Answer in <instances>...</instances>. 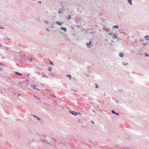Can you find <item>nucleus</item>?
I'll return each instance as SVG.
<instances>
[{
	"label": "nucleus",
	"mask_w": 149,
	"mask_h": 149,
	"mask_svg": "<svg viewBox=\"0 0 149 149\" xmlns=\"http://www.w3.org/2000/svg\"><path fill=\"white\" fill-rule=\"evenodd\" d=\"M37 90H38V91H40V89H38L37 88V89H36Z\"/></svg>",
	"instance_id": "052dcab7"
},
{
	"label": "nucleus",
	"mask_w": 149,
	"mask_h": 149,
	"mask_svg": "<svg viewBox=\"0 0 149 149\" xmlns=\"http://www.w3.org/2000/svg\"><path fill=\"white\" fill-rule=\"evenodd\" d=\"M74 91H75V90H74Z\"/></svg>",
	"instance_id": "338daca9"
},
{
	"label": "nucleus",
	"mask_w": 149,
	"mask_h": 149,
	"mask_svg": "<svg viewBox=\"0 0 149 149\" xmlns=\"http://www.w3.org/2000/svg\"><path fill=\"white\" fill-rule=\"evenodd\" d=\"M71 18V17L70 15H69L68 17H67V19H70Z\"/></svg>",
	"instance_id": "a211bd4d"
},
{
	"label": "nucleus",
	"mask_w": 149,
	"mask_h": 149,
	"mask_svg": "<svg viewBox=\"0 0 149 149\" xmlns=\"http://www.w3.org/2000/svg\"><path fill=\"white\" fill-rule=\"evenodd\" d=\"M111 112L112 113L114 114H116V115L117 116H118L119 115V113L118 112H116L114 110H112L111 111Z\"/></svg>",
	"instance_id": "39448f33"
},
{
	"label": "nucleus",
	"mask_w": 149,
	"mask_h": 149,
	"mask_svg": "<svg viewBox=\"0 0 149 149\" xmlns=\"http://www.w3.org/2000/svg\"><path fill=\"white\" fill-rule=\"evenodd\" d=\"M117 39L118 40H119L121 39L119 37H118L117 38Z\"/></svg>",
	"instance_id": "c756f323"
},
{
	"label": "nucleus",
	"mask_w": 149,
	"mask_h": 149,
	"mask_svg": "<svg viewBox=\"0 0 149 149\" xmlns=\"http://www.w3.org/2000/svg\"><path fill=\"white\" fill-rule=\"evenodd\" d=\"M92 111H93V112H95V111H94V110H92Z\"/></svg>",
	"instance_id": "864d4df0"
},
{
	"label": "nucleus",
	"mask_w": 149,
	"mask_h": 149,
	"mask_svg": "<svg viewBox=\"0 0 149 149\" xmlns=\"http://www.w3.org/2000/svg\"><path fill=\"white\" fill-rule=\"evenodd\" d=\"M101 19H102V18H101Z\"/></svg>",
	"instance_id": "69168bd1"
},
{
	"label": "nucleus",
	"mask_w": 149,
	"mask_h": 149,
	"mask_svg": "<svg viewBox=\"0 0 149 149\" xmlns=\"http://www.w3.org/2000/svg\"><path fill=\"white\" fill-rule=\"evenodd\" d=\"M3 49L6 51H10L11 50V48H10L7 47H6L3 46Z\"/></svg>",
	"instance_id": "f03ea898"
},
{
	"label": "nucleus",
	"mask_w": 149,
	"mask_h": 149,
	"mask_svg": "<svg viewBox=\"0 0 149 149\" xmlns=\"http://www.w3.org/2000/svg\"><path fill=\"white\" fill-rule=\"evenodd\" d=\"M145 56L146 57H148L149 56V55L147 53H145Z\"/></svg>",
	"instance_id": "aec40b11"
},
{
	"label": "nucleus",
	"mask_w": 149,
	"mask_h": 149,
	"mask_svg": "<svg viewBox=\"0 0 149 149\" xmlns=\"http://www.w3.org/2000/svg\"><path fill=\"white\" fill-rule=\"evenodd\" d=\"M0 65H3V64L1 63H0Z\"/></svg>",
	"instance_id": "de8ad7c7"
},
{
	"label": "nucleus",
	"mask_w": 149,
	"mask_h": 149,
	"mask_svg": "<svg viewBox=\"0 0 149 149\" xmlns=\"http://www.w3.org/2000/svg\"><path fill=\"white\" fill-rule=\"evenodd\" d=\"M92 123L93 124H94V122H93V121H92Z\"/></svg>",
	"instance_id": "13d9d810"
},
{
	"label": "nucleus",
	"mask_w": 149,
	"mask_h": 149,
	"mask_svg": "<svg viewBox=\"0 0 149 149\" xmlns=\"http://www.w3.org/2000/svg\"><path fill=\"white\" fill-rule=\"evenodd\" d=\"M48 70L49 72H51L52 70V68L51 67H49V68H48Z\"/></svg>",
	"instance_id": "2eb2a0df"
},
{
	"label": "nucleus",
	"mask_w": 149,
	"mask_h": 149,
	"mask_svg": "<svg viewBox=\"0 0 149 149\" xmlns=\"http://www.w3.org/2000/svg\"><path fill=\"white\" fill-rule=\"evenodd\" d=\"M83 30H85V29L83 28L82 29Z\"/></svg>",
	"instance_id": "bf43d9fd"
},
{
	"label": "nucleus",
	"mask_w": 149,
	"mask_h": 149,
	"mask_svg": "<svg viewBox=\"0 0 149 149\" xmlns=\"http://www.w3.org/2000/svg\"><path fill=\"white\" fill-rule=\"evenodd\" d=\"M42 77H47V78H48V76H46L45 75H42Z\"/></svg>",
	"instance_id": "412c9836"
},
{
	"label": "nucleus",
	"mask_w": 149,
	"mask_h": 149,
	"mask_svg": "<svg viewBox=\"0 0 149 149\" xmlns=\"http://www.w3.org/2000/svg\"><path fill=\"white\" fill-rule=\"evenodd\" d=\"M113 38H117V36L115 34H113Z\"/></svg>",
	"instance_id": "4468645a"
},
{
	"label": "nucleus",
	"mask_w": 149,
	"mask_h": 149,
	"mask_svg": "<svg viewBox=\"0 0 149 149\" xmlns=\"http://www.w3.org/2000/svg\"><path fill=\"white\" fill-rule=\"evenodd\" d=\"M47 144H51V142H48L47 143Z\"/></svg>",
	"instance_id": "58836bf2"
},
{
	"label": "nucleus",
	"mask_w": 149,
	"mask_h": 149,
	"mask_svg": "<svg viewBox=\"0 0 149 149\" xmlns=\"http://www.w3.org/2000/svg\"><path fill=\"white\" fill-rule=\"evenodd\" d=\"M46 29H47V31H49V30H48L47 28H46Z\"/></svg>",
	"instance_id": "8fccbe9b"
},
{
	"label": "nucleus",
	"mask_w": 149,
	"mask_h": 149,
	"mask_svg": "<svg viewBox=\"0 0 149 149\" xmlns=\"http://www.w3.org/2000/svg\"><path fill=\"white\" fill-rule=\"evenodd\" d=\"M37 70H41V69L39 67H38L37 68Z\"/></svg>",
	"instance_id": "cd10ccee"
},
{
	"label": "nucleus",
	"mask_w": 149,
	"mask_h": 149,
	"mask_svg": "<svg viewBox=\"0 0 149 149\" xmlns=\"http://www.w3.org/2000/svg\"><path fill=\"white\" fill-rule=\"evenodd\" d=\"M113 34H114V33H108V34H109V35L111 36L113 38Z\"/></svg>",
	"instance_id": "6ab92c4d"
},
{
	"label": "nucleus",
	"mask_w": 149,
	"mask_h": 149,
	"mask_svg": "<svg viewBox=\"0 0 149 149\" xmlns=\"http://www.w3.org/2000/svg\"><path fill=\"white\" fill-rule=\"evenodd\" d=\"M147 44H148V43L147 42H146V43H143V45H146Z\"/></svg>",
	"instance_id": "7c9ffc66"
},
{
	"label": "nucleus",
	"mask_w": 149,
	"mask_h": 149,
	"mask_svg": "<svg viewBox=\"0 0 149 149\" xmlns=\"http://www.w3.org/2000/svg\"><path fill=\"white\" fill-rule=\"evenodd\" d=\"M116 103H118V101L117 100H116Z\"/></svg>",
	"instance_id": "c9c22d12"
},
{
	"label": "nucleus",
	"mask_w": 149,
	"mask_h": 149,
	"mask_svg": "<svg viewBox=\"0 0 149 149\" xmlns=\"http://www.w3.org/2000/svg\"><path fill=\"white\" fill-rule=\"evenodd\" d=\"M95 33V32H93V31L90 32V33H92H92Z\"/></svg>",
	"instance_id": "e433bc0d"
},
{
	"label": "nucleus",
	"mask_w": 149,
	"mask_h": 149,
	"mask_svg": "<svg viewBox=\"0 0 149 149\" xmlns=\"http://www.w3.org/2000/svg\"><path fill=\"white\" fill-rule=\"evenodd\" d=\"M4 29V28L3 27H0V29Z\"/></svg>",
	"instance_id": "72a5a7b5"
},
{
	"label": "nucleus",
	"mask_w": 149,
	"mask_h": 149,
	"mask_svg": "<svg viewBox=\"0 0 149 149\" xmlns=\"http://www.w3.org/2000/svg\"><path fill=\"white\" fill-rule=\"evenodd\" d=\"M14 73H15V74H17V75H18L20 76H21L22 75V74L17 72H14Z\"/></svg>",
	"instance_id": "423d86ee"
},
{
	"label": "nucleus",
	"mask_w": 149,
	"mask_h": 149,
	"mask_svg": "<svg viewBox=\"0 0 149 149\" xmlns=\"http://www.w3.org/2000/svg\"><path fill=\"white\" fill-rule=\"evenodd\" d=\"M37 119L38 120H39V121H42V119H40V118H39V117H38L37 118Z\"/></svg>",
	"instance_id": "a878e982"
},
{
	"label": "nucleus",
	"mask_w": 149,
	"mask_h": 149,
	"mask_svg": "<svg viewBox=\"0 0 149 149\" xmlns=\"http://www.w3.org/2000/svg\"><path fill=\"white\" fill-rule=\"evenodd\" d=\"M63 12V10H62V9H60L58 12V13L59 14L62 13Z\"/></svg>",
	"instance_id": "9d476101"
},
{
	"label": "nucleus",
	"mask_w": 149,
	"mask_h": 149,
	"mask_svg": "<svg viewBox=\"0 0 149 149\" xmlns=\"http://www.w3.org/2000/svg\"><path fill=\"white\" fill-rule=\"evenodd\" d=\"M33 86V88L35 89H37V88H36V85H34V86Z\"/></svg>",
	"instance_id": "393cba45"
},
{
	"label": "nucleus",
	"mask_w": 149,
	"mask_h": 149,
	"mask_svg": "<svg viewBox=\"0 0 149 149\" xmlns=\"http://www.w3.org/2000/svg\"><path fill=\"white\" fill-rule=\"evenodd\" d=\"M91 44V41H89V42L88 43H87L86 44V45L87 46V47L88 48H90V45Z\"/></svg>",
	"instance_id": "7ed1b4c3"
},
{
	"label": "nucleus",
	"mask_w": 149,
	"mask_h": 149,
	"mask_svg": "<svg viewBox=\"0 0 149 149\" xmlns=\"http://www.w3.org/2000/svg\"><path fill=\"white\" fill-rule=\"evenodd\" d=\"M60 29L65 32H66L67 31L66 28L65 27H62L60 28Z\"/></svg>",
	"instance_id": "20e7f679"
},
{
	"label": "nucleus",
	"mask_w": 149,
	"mask_h": 149,
	"mask_svg": "<svg viewBox=\"0 0 149 149\" xmlns=\"http://www.w3.org/2000/svg\"><path fill=\"white\" fill-rule=\"evenodd\" d=\"M21 95L20 94H18V95H17V97H18V96H20Z\"/></svg>",
	"instance_id": "ea45409f"
},
{
	"label": "nucleus",
	"mask_w": 149,
	"mask_h": 149,
	"mask_svg": "<svg viewBox=\"0 0 149 149\" xmlns=\"http://www.w3.org/2000/svg\"><path fill=\"white\" fill-rule=\"evenodd\" d=\"M38 2L39 3H42V2L41 1H39Z\"/></svg>",
	"instance_id": "a19ab883"
},
{
	"label": "nucleus",
	"mask_w": 149,
	"mask_h": 149,
	"mask_svg": "<svg viewBox=\"0 0 149 149\" xmlns=\"http://www.w3.org/2000/svg\"><path fill=\"white\" fill-rule=\"evenodd\" d=\"M38 118V117L37 116H36V118H37H37Z\"/></svg>",
	"instance_id": "5fc2aeb1"
},
{
	"label": "nucleus",
	"mask_w": 149,
	"mask_h": 149,
	"mask_svg": "<svg viewBox=\"0 0 149 149\" xmlns=\"http://www.w3.org/2000/svg\"><path fill=\"white\" fill-rule=\"evenodd\" d=\"M140 41H143V40L142 39H141L140 40Z\"/></svg>",
	"instance_id": "09e8293b"
},
{
	"label": "nucleus",
	"mask_w": 149,
	"mask_h": 149,
	"mask_svg": "<svg viewBox=\"0 0 149 149\" xmlns=\"http://www.w3.org/2000/svg\"><path fill=\"white\" fill-rule=\"evenodd\" d=\"M85 74L86 75V76L87 77H89V75H88L87 74Z\"/></svg>",
	"instance_id": "4c0bfd02"
},
{
	"label": "nucleus",
	"mask_w": 149,
	"mask_h": 149,
	"mask_svg": "<svg viewBox=\"0 0 149 149\" xmlns=\"http://www.w3.org/2000/svg\"><path fill=\"white\" fill-rule=\"evenodd\" d=\"M49 138V139L48 140V141H49V140H51L52 139V137H50Z\"/></svg>",
	"instance_id": "c85d7f7f"
},
{
	"label": "nucleus",
	"mask_w": 149,
	"mask_h": 149,
	"mask_svg": "<svg viewBox=\"0 0 149 149\" xmlns=\"http://www.w3.org/2000/svg\"><path fill=\"white\" fill-rule=\"evenodd\" d=\"M118 26L117 25H116L113 27V28H114L115 29H118Z\"/></svg>",
	"instance_id": "f3484780"
},
{
	"label": "nucleus",
	"mask_w": 149,
	"mask_h": 149,
	"mask_svg": "<svg viewBox=\"0 0 149 149\" xmlns=\"http://www.w3.org/2000/svg\"><path fill=\"white\" fill-rule=\"evenodd\" d=\"M33 116L34 117H35V118H36V115H33Z\"/></svg>",
	"instance_id": "3c124183"
},
{
	"label": "nucleus",
	"mask_w": 149,
	"mask_h": 149,
	"mask_svg": "<svg viewBox=\"0 0 149 149\" xmlns=\"http://www.w3.org/2000/svg\"><path fill=\"white\" fill-rule=\"evenodd\" d=\"M56 23L58 25L60 26H62V23L60 22H58L57 21H56Z\"/></svg>",
	"instance_id": "1a4fd4ad"
},
{
	"label": "nucleus",
	"mask_w": 149,
	"mask_h": 149,
	"mask_svg": "<svg viewBox=\"0 0 149 149\" xmlns=\"http://www.w3.org/2000/svg\"><path fill=\"white\" fill-rule=\"evenodd\" d=\"M38 118V117L37 116H36V118H37H37Z\"/></svg>",
	"instance_id": "6e6d98bb"
},
{
	"label": "nucleus",
	"mask_w": 149,
	"mask_h": 149,
	"mask_svg": "<svg viewBox=\"0 0 149 149\" xmlns=\"http://www.w3.org/2000/svg\"><path fill=\"white\" fill-rule=\"evenodd\" d=\"M69 112L71 114L74 116H77L78 114V112L73 111L70 110L69 111Z\"/></svg>",
	"instance_id": "f257e3e1"
},
{
	"label": "nucleus",
	"mask_w": 149,
	"mask_h": 149,
	"mask_svg": "<svg viewBox=\"0 0 149 149\" xmlns=\"http://www.w3.org/2000/svg\"><path fill=\"white\" fill-rule=\"evenodd\" d=\"M123 65H128V63H126L125 62H123Z\"/></svg>",
	"instance_id": "dca6fc26"
},
{
	"label": "nucleus",
	"mask_w": 149,
	"mask_h": 149,
	"mask_svg": "<svg viewBox=\"0 0 149 149\" xmlns=\"http://www.w3.org/2000/svg\"><path fill=\"white\" fill-rule=\"evenodd\" d=\"M90 104H91L92 105H94V104L93 102H90Z\"/></svg>",
	"instance_id": "2f4dec72"
},
{
	"label": "nucleus",
	"mask_w": 149,
	"mask_h": 149,
	"mask_svg": "<svg viewBox=\"0 0 149 149\" xmlns=\"http://www.w3.org/2000/svg\"><path fill=\"white\" fill-rule=\"evenodd\" d=\"M129 148H125L124 149H129Z\"/></svg>",
	"instance_id": "603ef678"
},
{
	"label": "nucleus",
	"mask_w": 149,
	"mask_h": 149,
	"mask_svg": "<svg viewBox=\"0 0 149 149\" xmlns=\"http://www.w3.org/2000/svg\"><path fill=\"white\" fill-rule=\"evenodd\" d=\"M16 65H17L18 66V67L19 66V65L18 64V63H17V64H16Z\"/></svg>",
	"instance_id": "49530a36"
},
{
	"label": "nucleus",
	"mask_w": 149,
	"mask_h": 149,
	"mask_svg": "<svg viewBox=\"0 0 149 149\" xmlns=\"http://www.w3.org/2000/svg\"><path fill=\"white\" fill-rule=\"evenodd\" d=\"M40 141L41 142H43V143L46 142L47 141V140H46L42 139H40Z\"/></svg>",
	"instance_id": "f8f14e48"
},
{
	"label": "nucleus",
	"mask_w": 149,
	"mask_h": 149,
	"mask_svg": "<svg viewBox=\"0 0 149 149\" xmlns=\"http://www.w3.org/2000/svg\"><path fill=\"white\" fill-rule=\"evenodd\" d=\"M99 15H102V14H100V13L99 14Z\"/></svg>",
	"instance_id": "680f3d73"
},
{
	"label": "nucleus",
	"mask_w": 149,
	"mask_h": 149,
	"mask_svg": "<svg viewBox=\"0 0 149 149\" xmlns=\"http://www.w3.org/2000/svg\"><path fill=\"white\" fill-rule=\"evenodd\" d=\"M122 33H123V34H125V33H124H124H123V32H122Z\"/></svg>",
	"instance_id": "4d7b16f0"
},
{
	"label": "nucleus",
	"mask_w": 149,
	"mask_h": 149,
	"mask_svg": "<svg viewBox=\"0 0 149 149\" xmlns=\"http://www.w3.org/2000/svg\"><path fill=\"white\" fill-rule=\"evenodd\" d=\"M19 84H23V83L22 82H20L19 83Z\"/></svg>",
	"instance_id": "c03bdc74"
},
{
	"label": "nucleus",
	"mask_w": 149,
	"mask_h": 149,
	"mask_svg": "<svg viewBox=\"0 0 149 149\" xmlns=\"http://www.w3.org/2000/svg\"><path fill=\"white\" fill-rule=\"evenodd\" d=\"M22 51H21V52H18V53H19L20 54H22Z\"/></svg>",
	"instance_id": "473e14b6"
},
{
	"label": "nucleus",
	"mask_w": 149,
	"mask_h": 149,
	"mask_svg": "<svg viewBox=\"0 0 149 149\" xmlns=\"http://www.w3.org/2000/svg\"><path fill=\"white\" fill-rule=\"evenodd\" d=\"M24 55L25 56H26V55H25V54H24Z\"/></svg>",
	"instance_id": "774afa93"
},
{
	"label": "nucleus",
	"mask_w": 149,
	"mask_h": 149,
	"mask_svg": "<svg viewBox=\"0 0 149 149\" xmlns=\"http://www.w3.org/2000/svg\"><path fill=\"white\" fill-rule=\"evenodd\" d=\"M54 140L55 141H56L55 139H54Z\"/></svg>",
	"instance_id": "e2e57ef3"
},
{
	"label": "nucleus",
	"mask_w": 149,
	"mask_h": 149,
	"mask_svg": "<svg viewBox=\"0 0 149 149\" xmlns=\"http://www.w3.org/2000/svg\"><path fill=\"white\" fill-rule=\"evenodd\" d=\"M27 60H29L30 62H32V58H28V57H27Z\"/></svg>",
	"instance_id": "ddd939ff"
},
{
	"label": "nucleus",
	"mask_w": 149,
	"mask_h": 149,
	"mask_svg": "<svg viewBox=\"0 0 149 149\" xmlns=\"http://www.w3.org/2000/svg\"><path fill=\"white\" fill-rule=\"evenodd\" d=\"M61 143V142H60V143H59L60 144Z\"/></svg>",
	"instance_id": "0e129e2a"
},
{
	"label": "nucleus",
	"mask_w": 149,
	"mask_h": 149,
	"mask_svg": "<svg viewBox=\"0 0 149 149\" xmlns=\"http://www.w3.org/2000/svg\"><path fill=\"white\" fill-rule=\"evenodd\" d=\"M20 61L22 63H23L21 59H20Z\"/></svg>",
	"instance_id": "a18cd8bd"
},
{
	"label": "nucleus",
	"mask_w": 149,
	"mask_h": 149,
	"mask_svg": "<svg viewBox=\"0 0 149 149\" xmlns=\"http://www.w3.org/2000/svg\"><path fill=\"white\" fill-rule=\"evenodd\" d=\"M0 46L1 47H3V46H2V45H1V44H0Z\"/></svg>",
	"instance_id": "79ce46f5"
},
{
	"label": "nucleus",
	"mask_w": 149,
	"mask_h": 149,
	"mask_svg": "<svg viewBox=\"0 0 149 149\" xmlns=\"http://www.w3.org/2000/svg\"><path fill=\"white\" fill-rule=\"evenodd\" d=\"M45 22H46L47 24H48V21H47V20H45Z\"/></svg>",
	"instance_id": "f704fd0d"
},
{
	"label": "nucleus",
	"mask_w": 149,
	"mask_h": 149,
	"mask_svg": "<svg viewBox=\"0 0 149 149\" xmlns=\"http://www.w3.org/2000/svg\"><path fill=\"white\" fill-rule=\"evenodd\" d=\"M34 97H36V98L37 99H38V100H40V98H38L37 96H36V95H35L34 96Z\"/></svg>",
	"instance_id": "5701e85b"
},
{
	"label": "nucleus",
	"mask_w": 149,
	"mask_h": 149,
	"mask_svg": "<svg viewBox=\"0 0 149 149\" xmlns=\"http://www.w3.org/2000/svg\"><path fill=\"white\" fill-rule=\"evenodd\" d=\"M103 29L107 32H109V29L106 28L105 27L103 28Z\"/></svg>",
	"instance_id": "0eeeda50"
},
{
	"label": "nucleus",
	"mask_w": 149,
	"mask_h": 149,
	"mask_svg": "<svg viewBox=\"0 0 149 149\" xmlns=\"http://www.w3.org/2000/svg\"><path fill=\"white\" fill-rule=\"evenodd\" d=\"M95 86H96L95 87V88H98V85L97 84H95Z\"/></svg>",
	"instance_id": "b1692460"
},
{
	"label": "nucleus",
	"mask_w": 149,
	"mask_h": 149,
	"mask_svg": "<svg viewBox=\"0 0 149 149\" xmlns=\"http://www.w3.org/2000/svg\"><path fill=\"white\" fill-rule=\"evenodd\" d=\"M119 56L120 57H123L124 56V54L123 53L121 52L119 53Z\"/></svg>",
	"instance_id": "9b49d317"
},
{
	"label": "nucleus",
	"mask_w": 149,
	"mask_h": 149,
	"mask_svg": "<svg viewBox=\"0 0 149 149\" xmlns=\"http://www.w3.org/2000/svg\"><path fill=\"white\" fill-rule=\"evenodd\" d=\"M78 122H79V123H80L81 122V123H82V122H81V121H80V120H78Z\"/></svg>",
	"instance_id": "37998d69"
},
{
	"label": "nucleus",
	"mask_w": 149,
	"mask_h": 149,
	"mask_svg": "<svg viewBox=\"0 0 149 149\" xmlns=\"http://www.w3.org/2000/svg\"><path fill=\"white\" fill-rule=\"evenodd\" d=\"M71 75H67L66 76L67 77H68L69 78H71Z\"/></svg>",
	"instance_id": "bb28decb"
},
{
	"label": "nucleus",
	"mask_w": 149,
	"mask_h": 149,
	"mask_svg": "<svg viewBox=\"0 0 149 149\" xmlns=\"http://www.w3.org/2000/svg\"><path fill=\"white\" fill-rule=\"evenodd\" d=\"M144 37L146 40H149V36L148 35H147L146 36H145Z\"/></svg>",
	"instance_id": "6e6552de"
},
{
	"label": "nucleus",
	"mask_w": 149,
	"mask_h": 149,
	"mask_svg": "<svg viewBox=\"0 0 149 149\" xmlns=\"http://www.w3.org/2000/svg\"><path fill=\"white\" fill-rule=\"evenodd\" d=\"M49 62H50V63L51 65H54L53 63L51 61H49Z\"/></svg>",
	"instance_id": "4be33fe9"
}]
</instances>
